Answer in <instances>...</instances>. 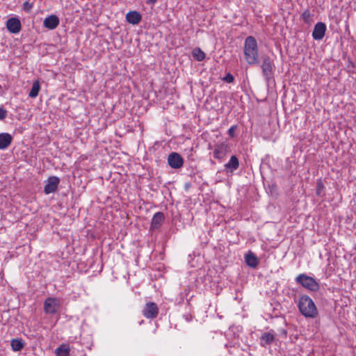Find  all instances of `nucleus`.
I'll return each mask as SVG.
<instances>
[{
	"label": "nucleus",
	"instance_id": "nucleus-1",
	"mask_svg": "<svg viewBox=\"0 0 356 356\" xmlns=\"http://www.w3.org/2000/svg\"><path fill=\"white\" fill-rule=\"evenodd\" d=\"M244 54L246 61L250 65L258 63V46L253 36H248L244 42Z\"/></svg>",
	"mask_w": 356,
	"mask_h": 356
},
{
	"label": "nucleus",
	"instance_id": "nucleus-2",
	"mask_svg": "<svg viewBox=\"0 0 356 356\" xmlns=\"http://www.w3.org/2000/svg\"><path fill=\"white\" fill-rule=\"evenodd\" d=\"M298 306L301 314L306 318H314L318 315V310L314 301L307 295L300 296Z\"/></svg>",
	"mask_w": 356,
	"mask_h": 356
},
{
	"label": "nucleus",
	"instance_id": "nucleus-3",
	"mask_svg": "<svg viewBox=\"0 0 356 356\" xmlns=\"http://www.w3.org/2000/svg\"><path fill=\"white\" fill-rule=\"evenodd\" d=\"M261 68L266 81L268 83L274 81L275 66L273 61L269 57H266L263 59Z\"/></svg>",
	"mask_w": 356,
	"mask_h": 356
},
{
	"label": "nucleus",
	"instance_id": "nucleus-4",
	"mask_svg": "<svg viewBox=\"0 0 356 356\" xmlns=\"http://www.w3.org/2000/svg\"><path fill=\"white\" fill-rule=\"evenodd\" d=\"M296 281L298 284H301L304 288L311 291H318L319 290V284L312 277L307 275L306 274L302 273L298 275Z\"/></svg>",
	"mask_w": 356,
	"mask_h": 356
},
{
	"label": "nucleus",
	"instance_id": "nucleus-5",
	"mask_svg": "<svg viewBox=\"0 0 356 356\" xmlns=\"http://www.w3.org/2000/svg\"><path fill=\"white\" fill-rule=\"evenodd\" d=\"M60 307V301L58 298L49 297L44 302V312L47 315H54L58 313Z\"/></svg>",
	"mask_w": 356,
	"mask_h": 356
},
{
	"label": "nucleus",
	"instance_id": "nucleus-6",
	"mask_svg": "<svg viewBox=\"0 0 356 356\" xmlns=\"http://www.w3.org/2000/svg\"><path fill=\"white\" fill-rule=\"evenodd\" d=\"M229 151L228 144L225 143H218L214 146L213 157L222 162Z\"/></svg>",
	"mask_w": 356,
	"mask_h": 356
},
{
	"label": "nucleus",
	"instance_id": "nucleus-7",
	"mask_svg": "<svg viewBox=\"0 0 356 356\" xmlns=\"http://www.w3.org/2000/svg\"><path fill=\"white\" fill-rule=\"evenodd\" d=\"M60 183V179L58 177L52 176L47 179L44 187V192L45 194H50L54 193L58 188Z\"/></svg>",
	"mask_w": 356,
	"mask_h": 356
},
{
	"label": "nucleus",
	"instance_id": "nucleus-8",
	"mask_svg": "<svg viewBox=\"0 0 356 356\" xmlns=\"http://www.w3.org/2000/svg\"><path fill=\"white\" fill-rule=\"evenodd\" d=\"M159 309L156 303L147 302L143 309V314L147 318H154L157 316Z\"/></svg>",
	"mask_w": 356,
	"mask_h": 356
},
{
	"label": "nucleus",
	"instance_id": "nucleus-9",
	"mask_svg": "<svg viewBox=\"0 0 356 356\" xmlns=\"http://www.w3.org/2000/svg\"><path fill=\"white\" fill-rule=\"evenodd\" d=\"M168 163L172 168L178 169L182 167L184 160L178 153L172 152L168 155Z\"/></svg>",
	"mask_w": 356,
	"mask_h": 356
},
{
	"label": "nucleus",
	"instance_id": "nucleus-10",
	"mask_svg": "<svg viewBox=\"0 0 356 356\" xmlns=\"http://www.w3.org/2000/svg\"><path fill=\"white\" fill-rule=\"evenodd\" d=\"M327 30V26L324 22H317L314 28L312 31V38L315 40H322Z\"/></svg>",
	"mask_w": 356,
	"mask_h": 356
},
{
	"label": "nucleus",
	"instance_id": "nucleus-11",
	"mask_svg": "<svg viewBox=\"0 0 356 356\" xmlns=\"http://www.w3.org/2000/svg\"><path fill=\"white\" fill-rule=\"evenodd\" d=\"M6 27L11 33H18L22 28L21 22L17 17H11L7 20Z\"/></svg>",
	"mask_w": 356,
	"mask_h": 356
},
{
	"label": "nucleus",
	"instance_id": "nucleus-12",
	"mask_svg": "<svg viewBox=\"0 0 356 356\" xmlns=\"http://www.w3.org/2000/svg\"><path fill=\"white\" fill-rule=\"evenodd\" d=\"M275 339L274 332L270 330L268 332H264L259 337V345L261 347L266 348L268 346H270Z\"/></svg>",
	"mask_w": 356,
	"mask_h": 356
},
{
	"label": "nucleus",
	"instance_id": "nucleus-13",
	"mask_svg": "<svg viewBox=\"0 0 356 356\" xmlns=\"http://www.w3.org/2000/svg\"><path fill=\"white\" fill-rule=\"evenodd\" d=\"M239 167L238 159L235 155H232L229 161L224 165L225 171L227 174H232Z\"/></svg>",
	"mask_w": 356,
	"mask_h": 356
},
{
	"label": "nucleus",
	"instance_id": "nucleus-14",
	"mask_svg": "<svg viewBox=\"0 0 356 356\" xmlns=\"http://www.w3.org/2000/svg\"><path fill=\"white\" fill-rule=\"evenodd\" d=\"M59 24V19L55 15H51L46 17L43 22L45 28L49 30L55 29Z\"/></svg>",
	"mask_w": 356,
	"mask_h": 356
},
{
	"label": "nucleus",
	"instance_id": "nucleus-15",
	"mask_svg": "<svg viewBox=\"0 0 356 356\" xmlns=\"http://www.w3.org/2000/svg\"><path fill=\"white\" fill-rule=\"evenodd\" d=\"M126 19L129 24L136 25L141 21L142 16L138 11H129L126 15Z\"/></svg>",
	"mask_w": 356,
	"mask_h": 356
},
{
	"label": "nucleus",
	"instance_id": "nucleus-16",
	"mask_svg": "<svg viewBox=\"0 0 356 356\" xmlns=\"http://www.w3.org/2000/svg\"><path fill=\"white\" fill-rule=\"evenodd\" d=\"M13 140V138L10 134H0V149H6L9 147Z\"/></svg>",
	"mask_w": 356,
	"mask_h": 356
},
{
	"label": "nucleus",
	"instance_id": "nucleus-17",
	"mask_svg": "<svg viewBox=\"0 0 356 356\" xmlns=\"http://www.w3.org/2000/svg\"><path fill=\"white\" fill-rule=\"evenodd\" d=\"M164 220V214L162 212H156L152 218L151 229H158Z\"/></svg>",
	"mask_w": 356,
	"mask_h": 356
},
{
	"label": "nucleus",
	"instance_id": "nucleus-18",
	"mask_svg": "<svg viewBox=\"0 0 356 356\" xmlns=\"http://www.w3.org/2000/svg\"><path fill=\"white\" fill-rule=\"evenodd\" d=\"M246 264L251 268H256L259 264L258 258L252 252L249 251L245 256Z\"/></svg>",
	"mask_w": 356,
	"mask_h": 356
},
{
	"label": "nucleus",
	"instance_id": "nucleus-19",
	"mask_svg": "<svg viewBox=\"0 0 356 356\" xmlns=\"http://www.w3.org/2000/svg\"><path fill=\"white\" fill-rule=\"evenodd\" d=\"M56 356H70V347L67 344H62L56 350Z\"/></svg>",
	"mask_w": 356,
	"mask_h": 356
},
{
	"label": "nucleus",
	"instance_id": "nucleus-20",
	"mask_svg": "<svg viewBox=\"0 0 356 356\" xmlns=\"http://www.w3.org/2000/svg\"><path fill=\"white\" fill-rule=\"evenodd\" d=\"M10 346L13 351L21 350L24 347V343L20 339H13L10 341Z\"/></svg>",
	"mask_w": 356,
	"mask_h": 356
},
{
	"label": "nucleus",
	"instance_id": "nucleus-21",
	"mask_svg": "<svg viewBox=\"0 0 356 356\" xmlns=\"http://www.w3.org/2000/svg\"><path fill=\"white\" fill-rule=\"evenodd\" d=\"M192 55L194 59L197 61H202L206 56L205 53L198 47H196L193 50Z\"/></svg>",
	"mask_w": 356,
	"mask_h": 356
},
{
	"label": "nucleus",
	"instance_id": "nucleus-22",
	"mask_svg": "<svg viewBox=\"0 0 356 356\" xmlns=\"http://www.w3.org/2000/svg\"><path fill=\"white\" fill-rule=\"evenodd\" d=\"M40 89V85L38 81H35L33 82L31 91L29 94V96L31 98H35L38 96L39 90Z\"/></svg>",
	"mask_w": 356,
	"mask_h": 356
},
{
	"label": "nucleus",
	"instance_id": "nucleus-23",
	"mask_svg": "<svg viewBox=\"0 0 356 356\" xmlns=\"http://www.w3.org/2000/svg\"><path fill=\"white\" fill-rule=\"evenodd\" d=\"M325 186L321 179H318L316 184V194L318 197H323L325 195Z\"/></svg>",
	"mask_w": 356,
	"mask_h": 356
},
{
	"label": "nucleus",
	"instance_id": "nucleus-24",
	"mask_svg": "<svg viewBox=\"0 0 356 356\" xmlns=\"http://www.w3.org/2000/svg\"><path fill=\"white\" fill-rule=\"evenodd\" d=\"M312 17L313 15L308 9L305 10L301 15L302 19L307 24H310L312 22Z\"/></svg>",
	"mask_w": 356,
	"mask_h": 356
},
{
	"label": "nucleus",
	"instance_id": "nucleus-25",
	"mask_svg": "<svg viewBox=\"0 0 356 356\" xmlns=\"http://www.w3.org/2000/svg\"><path fill=\"white\" fill-rule=\"evenodd\" d=\"M222 81H224L226 83H233L234 81V76L231 74V73H227L226 74L225 76H224L222 79Z\"/></svg>",
	"mask_w": 356,
	"mask_h": 356
},
{
	"label": "nucleus",
	"instance_id": "nucleus-26",
	"mask_svg": "<svg viewBox=\"0 0 356 356\" xmlns=\"http://www.w3.org/2000/svg\"><path fill=\"white\" fill-rule=\"evenodd\" d=\"M33 8V3H29V1H25L23 3V10L29 13Z\"/></svg>",
	"mask_w": 356,
	"mask_h": 356
},
{
	"label": "nucleus",
	"instance_id": "nucleus-27",
	"mask_svg": "<svg viewBox=\"0 0 356 356\" xmlns=\"http://www.w3.org/2000/svg\"><path fill=\"white\" fill-rule=\"evenodd\" d=\"M7 116V111L2 107H0V120H4Z\"/></svg>",
	"mask_w": 356,
	"mask_h": 356
},
{
	"label": "nucleus",
	"instance_id": "nucleus-28",
	"mask_svg": "<svg viewBox=\"0 0 356 356\" xmlns=\"http://www.w3.org/2000/svg\"><path fill=\"white\" fill-rule=\"evenodd\" d=\"M237 126H232L227 131V134L228 135L230 136V137H234V131H235V129H236Z\"/></svg>",
	"mask_w": 356,
	"mask_h": 356
},
{
	"label": "nucleus",
	"instance_id": "nucleus-29",
	"mask_svg": "<svg viewBox=\"0 0 356 356\" xmlns=\"http://www.w3.org/2000/svg\"><path fill=\"white\" fill-rule=\"evenodd\" d=\"M158 1V0H146V3L147 4H155L156 2Z\"/></svg>",
	"mask_w": 356,
	"mask_h": 356
}]
</instances>
